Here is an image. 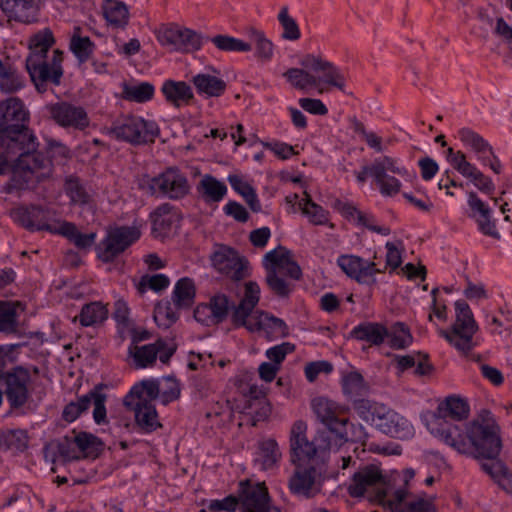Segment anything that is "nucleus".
Wrapping results in <instances>:
<instances>
[{"mask_svg":"<svg viewBox=\"0 0 512 512\" xmlns=\"http://www.w3.org/2000/svg\"><path fill=\"white\" fill-rule=\"evenodd\" d=\"M469 415V405L456 396L439 403L431 433L457 452L472 457H493L500 453L502 441L500 427L489 411H483L468 425L462 423Z\"/></svg>","mask_w":512,"mask_h":512,"instance_id":"f257e3e1","label":"nucleus"},{"mask_svg":"<svg viewBox=\"0 0 512 512\" xmlns=\"http://www.w3.org/2000/svg\"><path fill=\"white\" fill-rule=\"evenodd\" d=\"M54 43V35L48 28L29 39L30 53L26 59V68L39 92H45L49 84L58 86L63 77V52L55 49L51 56L48 55Z\"/></svg>","mask_w":512,"mask_h":512,"instance_id":"f03ea898","label":"nucleus"},{"mask_svg":"<svg viewBox=\"0 0 512 512\" xmlns=\"http://www.w3.org/2000/svg\"><path fill=\"white\" fill-rule=\"evenodd\" d=\"M300 65L302 68H290L283 74L294 88L307 91L326 84L344 90L345 76L332 62L307 54L300 60Z\"/></svg>","mask_w":512,"mask_h":512,"instance_id":"7ed1b4c3","label":"nucleus"},{"mask_svg":"<svg viewBox=\"0 0 512 512\" xmlns=\"http://www.w3.org/2000/svg\"><path fill=\"white\" fill-rule=\"evenodd\" d=\"M311 408L316 418L326 427L321 432H331L329 438L335 446H342L349 439L364 440L366 433L362 425L355 426L349 422L348 408L329 398L319 396L311 401Z\"/></svg>","mask_w":512,"mask_h":512,"instance_id":"20e7f679","label":"nucleus"},{"mask_svg":"<svg viewBox=\"0 0 512 512\" xmlns=\"http://www.w3.org/2000/svg\"><path fill=\"white\" fill-rule=\"evenodd\" d=\"M30 113L18 97H9L0 102V148L25 141L33 147V131L28 127Z\"/></svg>","mask_w":512,"mask_h":512,"instance_id":"39448f33","label":"nucleus"},{"mask_svg":"<svg viewBox=\"0 0 512 512\" xmlns=\"http://www.w3.org/2000/svg\"><path fill=\"white\" fill-rule=\"evenodd\" d=\"M307 423L297 420L290 430V453L294 464L323 463L327 454L340 446H335L329 438L331 432H318L312 441L307 438Z\"/></svg>","mask_w":512,"mask_h":512,"instance_id":"423d86ee","label":"nucleus"},{"mask_svg":"<svg viewBox=\"0 0 512 512\" xmlns=\"http://www.w3.org/2000/svg\"><path fill=\"white\" fill-rule=\"evenodd\" d=\"M356 413L381 433L397 439H409L414 427L404 416L390 407L374 401H358Z\"/></svg>","mask_w":512,"mask_h":512,"instance_id":"0eeeda50","label":"nucleus"},{"mask_svg":"<svg viewBox=\"0 0 512 512\" xmlns=\"http://www.w3.org/2000/svg\"><path fill=\"white\" fill-rule=\"evenodd\" d=\"M37 137L33 134V147L28 146L25 141H18L13 146L2 149L7 156L17 157L15 163L14 176L19 173L24 174L25 182L35 179L42 181L52 175L53 165L51 160L42 153L37 152Z\"/></svg>","mask_w":512,"mask_h":512,"instance_id":"6e6552de","label":"nucleus"},{"mask_svg":"<svg viewBox=\"0 0 512 512\" xmlns=\"http://www.w3.org/2000/svg\"><path fill=\"white\" fill-rule=\"evenodd\" d=\"M393 491L376 465H366L360 468L354 473L348 486V493L351 497L367 496L369 500L377 501L384 507H387Z\"/></svg>","mask_w":512,"mask_h":512,"instance_id":"1a4fd4ad","label":"nucleus"},{"mask_svg":"<svg viewBox=\"0 0 512 512\" xmlns=\"http://www.w3.org/2000/svg\"><path fill=\"white\" fill-rule=\"evenodd\" d=\"M454 305L455 320L450 329L439 330V335L456 350L467 354L477 345L474 335L478 331V325L470 306L464 300H457Z\"/></svg>","mask_w":512,"mask_h":512,"instance_id":"9d476101","label":"nucleus"},{"mask_svg":"<svg viewBox=\"0 0 512 512\" xmlns=\"http://www.w3.org/2000/svg\"><path fill=\"white\" fill-rule=\"evenodd\" d=\"M139 187L151 196H162L171 200L184 198L190 191L187 177L176 167L167 168L157 176H143Z\"/></svg>","mask_w":512,"mask_h":512,"instance_id":"9b49d317","label":"nucleus"},{"mask_svg":"<svg viewBox=\"0 0 512 512\" xmlns=\"http://www.w3.org/2000/svg\"><path fill=\"white\" fill-rule=\"evenodd\" d=\"M110 134L117 140L139 145L154 142L159 134V128L154 121L130 115L115 122Z\"/></svg>","mask_w":512,"mask_h":512,"instance_id":"f8f14e48","label":"nucleus"},{"mask_svg":"<svg viewBox=\"0 0 512 512\" xmlns=\"http://www.w3.org/2000/svg\"><path fill=\"white\" fill-rule=\"evenodd\" d=\"M140 236L141 231L135 226L111 227L96 247L97 257L104 263L112 262Z\"/></svg>","mask_w":512,"mask_h":512,"instance_id":"ddd939ff","label":"nucleus"},{"mask_svg":"<svg viewBox=\"0 0 512 512\" xmlns=\"http://www.w3.org/2000/svg\"><path fill=\"white\" fill-rule=\"evenodd\" d=\"M156 38L169 51L189 53L202 46L200 34L174 23L161 25L156 30Z\"/></svg>","mask_w":512,"mask_h":512,"instance_id":"4468645a","label":"nucleus"},{"mask_svg":"<svg viewBox=\"0 0 512 512\" xmlns=\"http://www.w3.org/2000/svg\"><path fill=\"white\" fill-rule=\"evenodd\" d=\"M54 216L53 210L37 205L18 207L12 212L14 221L30 231L57 234L61 222L56 221Z\"/></svg>","mask_w":512,"mask_h":512,"instance_id":"2eb2a0df","label":"nucleus"},{"mask_svg":"<svg viewBox=\"0 0 512 512\" xmlns=\"http://www.w3.org/2000/svg\"><path fill=\"white\" fill-rule=\"evenodd\" d=\"M374 180L380 193L383 196H395L401 190V182L394 176L387 173H393L399 176H406L407 169L400 166L398 160L390 156H382L373 161Z\"/></svg>","mask_w":512,"mask_h":512,"instance_id":"dca6fc26","label":"nucleus"},{"mask_svg":"<svg viewBox=\"0 0 512 512\" xmlns=\"http://www.w3.org/2000/svg\"><path fill=\"white\" fill-rule=\"evenodd\" d=\"M49 117L60 127L84 131L90 125L86 109L68 101H59L46 106Z\"/></svg>","mask_w":512,"mask_h":512,"instance_id":"f3484780","label":"nucleus"},{"mask_svg":"<svg viewBox=\"0 0 512 512\" xmlns=\"http://www.w3.org/2000/svg\"><path fill=\"white\" fill-rule=\"evenodd\" d=\"M447 160L462 176L470 179L478 190L488 195L493 194L495 185L492 179L484 175L474 164L467 161L466 155L462 151L455 152L453 148H448Z\"/></svg>","mask_w":512,"mask_h":512,"instance_id":"a211bd4d","label":"nucleus"},{"mask_svg":"<svg viewBox=\"0 0 512 512\" xmlns=\"http://www.w3.org/2000/svg\"><path fill=\"white\" fill-rule=\"evenodd\" d=\"M238 500L246 512H280L277 507L270 505L265 483L253 484L248 480L240 482Z\"/></svg>","mask_w":512,"mask_h":512,"instance_id":"6ab92c4d","label":"nucleus"},{"mask_svg":"<svg viewBox=\"0 0 512 512\" xmlns=\"http://www.w3.org/2000/svg\"><path fill=\"white\" fill-rule=\"evenodd\" d=\"M337 265L350 278L359 284L375 285L377 273H384V270L377 267L375 262H370L355 255H341L337 259Z\"/></svg>","mask_w":512,"mask_h":512,"instance_id":"aec40b11","label":"nucleus"},{"mask_svg":"<svg viewBox=\"0 0 512 512\" xmlns=\"http://www.w3.org/2000/svg\"><path fill=\"white\" fill-rule=\"evenodd\" d=\"M211 260L217 271L233 280H241L247 274V260L230 247L220 246L213 253Z\"/></svg>","mask_w":512,"mask_h":512,"instance_id":"412c9836","label":"nucleus"},{"mask_svg":"<svg viewBox=\"0 0 512 512\" xmlns=\"http://www.w3.org/2000/svg\"><path fill=\"white\" fill-rule=\"evenodd\" d=\"M265 272H276L293 280H299L302 276L300 266L293 260L290 250L283 246L267 252L262 260Z\"/></svg>","mask_w":512,"mask_h":512,"instance_id":"4be33fe9","label":"nucleus"},{"mask_svg":"<svg viewBox=\"0 0 512 512\" xmlns=\"http://www.w3.org/2000/svg\"><path fill=\"white\" fill-rule=\"evenodd\" d=\"M296 469L289 480V488L295 495L312 497L320 491L321 473L315 465L305 467L303 464H295Z\"/></svg>","mask_w":512,"mask_h":512,"instance_id":"5701e85b","label":"nucleus"},{"mask_svg":"<svg viewBox=\"0 0 512 512\" xmlns=\"http://www.w3.org/2000/svg\"><path fill=\"white\" fill-rule=\"evenodd\" d=\"M391 512H435L431 498L412 496L405 487L395 489L388 500Z\"/></svg>","mask_w":512,"mask_h":512,"instance_id":"b1692460","label":"nucleus"},{"mask_svg":"<svg viewBox=\"0 0 512 512\" xmlns=\"http://www.w3.org/2000/svg\"><path fill=\"white\" fill-rule=\"evenodd\" d=\"M159 380L146 379L132 386L123 399V404L128 410L155 405L159 397Z\"/></svg>","mask_w":512,"mask_h":512,"instance_id":"393cba45","label":"nucleus"},{"mask_svg":"<svg viewBox=\"0 0 512 512\" xmlns=\"http://www.w3.org/2000/svg\"><path fill=\"white\" fill-rule=\"evenodd\" d=\"M30 382L29 372L22 368L16 367L8 372L5 377L6 397L13 408L23 406L29 396L28 384Z\"/></svg>","mask_w":512,"mask_h":512,"instance_id":"a878e982","label":"nucleus"},{"mask_svg":"<svg viewBox=\"0 0 512 512\" xmlns=\"http://www.w3.org/2000/svg\"><path fill=\"white\" fill-rule=\"evenodd\" d=\"M467 203L471 210L470 217L476 221L479 231L486 236L499 239L500 234L495 221L491 218L492 211L489 206L473 191L468 193Z\"/></svg>","mask_w":512,"mask_h":512,"instance_id":"bb28decb","label":"nucleus"},{"mask_svg":"<svg viewBox=\"0 0 512 512\" xmlns=\"http://www.w3.org/2000/svg\"><path fill=\"white\" fill-rule=\"evenodd\" d=\"M3 13L12 20L29 24L38 16L37 0H0Z\"/></svg>","mask_w":512,"mask_h":512,"instance_id":"cd10ccee","label":"nucleus"},{"mask_svg":"<svg viewBox=\"0 0 512 512\" xmlns=\"http://www.w3.org/2000/svg\"><path fill=\"white\" fill-rule=\"evenodd\" d=\"M161 92L166 102L175 108L188 106L195 99L191 86L185 81L165 80Z\"/></svg>","mask_w":512,"mask_h":512,"instance_id":"c85d7f7f","label":"nucleus"},{"mask_svg":"<svg viewBox=\"0 0 512 512\" xmlns=\"http://www.w3.org/2000/svg\"><path fill=\"white\" fill-rule=\"evenodd\" d=\"M341 388L343 394L352 401L355 411L358 401H369L363 398L369 391V385L359 371L353 370L343 374Z\"/></svg>","mask_w":512,"mask_h":512,"instance_id":"c756f323","label":"nucleus"},{"mask_svg":"<svg viewBox=\"0 0 512 512\" xmlns=\"http://www.w3.org/2000/svg\"><path fill=\"white\" fill-rule=\"evenodd\" d=\"M165 347V340L158 339L155 343L142 346L131 345L128 349L129 356L133 360V365L137 369L153 366L156 362L158 353Z\"/></svg>","mask_w":512,"mask_h":512,"instance_id":"7c9ffc66","label":"nucleus"},{"mask_svg":"<svg viewBox=\"0 0 512 512\" xmlns=\"http://www.w3.org/2000/svg\"><path fill=\"white\" fill-rule=\"evenodd\" d=\"M350 336L358 341H364L371 346H380L388 337V329L381 323L364 322L355 326Z\"/></svg>","mask_w":512,"mask_h":512,"instance_id":"2f4dec72","label":"nucleus"},{"mask_svg":"<svg viewBox=\"0 0 512 512\" xmlns=\"http://www.w3.org/2000/svg\"><path fill=\"white\" fill-rule=\"evenodd\" d=\"M192 83L197 93L206 98L221 97L227 89V83L222 78L209 73H199L193 76Z\"/></svg>","mask_w":512,"mask_h":512,"instance_id":"473e14b6","label":"nucleus"},{"mask_svg":"<svg viewBox=\"0 0 512 512\" xmlns=\"http://www.w3.org/2000/svg\"><path fill=\"white\" fill-rule=\"evenodd\" d=\"M458 138L465 147L470 148L478 156L482 164H487V154H493L492 146L480 134L464 127L458 131Z\"/></svg>","mask_w":512,"mask_h":512,"instance_id":"72a5a7b5","label":"nucleus"},{"mask_svg":"<svg viewBox=\"0 0 512 512\" xmlns=\"http://www.w3.org/2000/svg\"><path fill=\"white\" fill-rule=\"evenodd\" d=\"M64 192L70 199V204L85 206L92 200V195L86 188L83 181L74 175L66 177L64 182Z\"/></svg>","mask_w":512,"mask_h":512,"instance_id":"f704fd0d","label":"nucleus"},{"mask_svg":"<svg viewBox=\"0 0 512 512\" xmlns=\"http://www.w3.org/2000/svg\"><path fill=\"white\" fill-rule=\"evenodd\" d=\"M178 220V214L172 205L161 204L153 213V230L160 235H166Z\"/></svg>","mask_w":512,"mask_h":512,"instance_id":"c9c22d12","label":"nucleus"},{"mask_svg":"<svg viewBox=\"0 0 512 512\" xmlns=\"http://www.w3.org/2000/svg\"><path fill=\"white\" fill-rule=\"evenodd\" d=\"M298 207L313 225H326L329 221V212L315 203L307 192H304V197L298 202Z\"/></svg>","mask_w":512,"mask_h":512,"instance_id":"e433bc0d","label":"nucleus"},{"mask_svg":"<svg viewBox=\"0 0 512 512\" xmlns=\"http://www.w3.org/2000/svg\"><path fill=\"white\" fill-rule=\"evenodd\" d=\"M198 189L208 202H220L227 193L226 185L212 175H204L199 182Z\"/></svg>","mask_w":512,"mask_h":512,"instance_id":"4c0bfd02","label":"nucleus"},{"mask_svg":"<svg viewBox=\"0 0 512 512\" xmlns=\"http://www.w3.org/2000/svg\"><path fill=\"white\" fill-rule=\"evenodd\" d=\"M108 317V309L101 302H91L85 304L79 316V322L84 327L94 326L102 323Z\"/></svg>","mask_w":512,"mask_h":512,"instance_id":"58836bf2","label":"nucleus"},{"mask_svg":"<svg viewBox=\"0 0 512 512\" xmlns=\"http://www.w3.org/2000/svg\"><path fill=\"white\" fill-rule=\"evenodd\" d=\"M57 234L66 237L80 249L92 246L96 238L95 233L83 234L79 232L75 224L66 221L61 222Z\"/></svg>","mask_w":512,"mask_h":512,"instance_id":"ea45409f","label":"nucleus"},{"mask_svg":"<svg viewBox=\"0 0 512 512\" xmlns=\"http://www.w3.org/2000/svg\"><path fill=\"white\" fill-rule=\"evenodd\" d=\"M70 50L80 63H85L94 52L95 44L88 36L80 35V28L76 27L69 43Z\"/></svg>","mask_w":512,"mask_h":512,"instance_id":"a19ab883","label":"nucleus"},{"mask_svg":"<svg viewBox=\"0 0 512 512\" xmlns=\"http://www.w3.org/2000/svg\"><path fill=\"white\" fill-rule=\"evenodd\" d=\"M256 327V331H265L269 338H278L287 335V326L285 322L268 313H260L256 319Z\"/></svg>","mask_w":512,"mask_h":512,"instance_id":"79ce46f5","label":"nucleus"},{"mask_svg":"<svg viewBox=\"0 0 512 512\" xmlns=\"http://www.w3.org/2000/svg\"><path fill=\"white\" fill-rule=\"evenodd\" d=\"M103 14L107 22L114 27L125 26L129 19L126 5L117 0H107L103 6Z\"/></svg>","mask_w":512,"mask_h":512,"instance_id":"37998d69","label":"nucleus"},{"mask_svg":"<svg viewBox=\"0 0 512 512\" xmlns=\"http://www.w3.org/2000/svg\"><path fill=\"white\" fill-rule=\"evenodd\" d=\"M131 411L134 413L136 424L146 433H151L162 426L155 405L136 408Z\"/></svg>","mask_w":512,"mask_h":512,"instance_id":"c03bdc74","label":"nucleus"},{"mask_svg":"<svg viewBox=\"0 0 512 512\" xmlns=\"http://www.w3.org/2000/svg\"><path fill=\"white\" fill-rule=\"evenodd\" d=\"M499 453L493 457L479 456V458L487 459V462L481 463V469L487 473L499 485H505L510 482V472L503 462L497 459ZM478 459V457H476Z\"/></svg>","mask_w":512,"mask_h":512,"instance_id":"a18cd8bd","label":"nucleus"},{"mask_svg":"<svg viewBox=\"0 0 512 512\" xmlns=\"http://www.w3.org/2000/svg\"><path fill=\"white\" fill-rule=\"evenodd\" d=\"M88 399L90 406H94L93 419L95 423L98 425L107 424V412L105 407L107 395L103 392L102 386L98 385L90 390L88 392Z\"/></svg>","mask_w":512,"mask_h":512,"instance_id":"49530a36","label":"nucleus"},{"mask_svg":"<svg viewBox=\"0 0 512 512\" xmlns=\"http://www.w3.org/2000/svg\"><path fill=\"white\" fill-rule=\"evenodd\" d=\"M195 297L194 282L184 277L177 281L173 291V301L179 307L190 306Z\"/></svg>","mask_w":512,"mask_h":512,"instance_id":"de8ad7c7","label":"nucleus"},{"mask_svg":"<svg viewBox=\"0 0 512 512\" xmlns=\"http://www.w3.org/2000/svg\"><path fill=\"white\" fill-rule=\"evenodd\" d=\"M389 346L400 350L407 348L413 341L409 328L402 322L393 324L388 330Z\"/></svg>","mask_w":512,"mask_h":512,"instance_id":"09e8293b","label":"nucleus"},{"mask_svg":"<svg viewBox=\"0 0 512 512\" xmlns=\"http://www.w3.org/2000/svg\"><path fill=\"white\" fill-rule=\"evenodd\" d=\"M22 87V77L14 68L0 60V89L6 93H13Z\"/></svg>","mask_w":512,"mask_h":512,"instance_id":"8fccbe9b","label":"nucleus"},{"mask_svg":"<svg viewBox=\"0 0 512 512\" xmlns=\"http://www.w3.org/2000/svg\"><path fill=\"white\" fill-rule=\"evenodd\" d=\"M281 453L274 439H267L259 444V457L263 469L272 468L280 459Z\"/></svg>","mask_w":512,"mask_h":512,"instance_id":"3c124183","label":"nucleus"},{"mask_svg":"<svg viewBox=\"0 0 512 512\" xmlns=\"http://www.w3.org/2000/svg\"><path fill=\"white\" fill-rule=\"evenodd\" d=\"M211 42L221 51L225 52H248L252 45L229 35H216Z\"/></svg>","mask_w":512,"mask_h":512,"instance_id":"603ef678","label":"nucleus"},{"mask_svg":"<svg viewBox=\"0 0 512 512\" xmlns=\"http://www.w3.org/2000/svg\"><path fill=\"white\" fill-rule=\"evenodd\" d=\"M251 42L256 49V56L264 61H269L273 57V43L266 38L264 32L251 29L249 32Z\"/></svg>","mask_w":512,"mask_h":512,"instance_id":"864d4df0","label":"nucleus"},{"mask_svg":"<svg viewBox=\"0 0 512 512\" xmlns=\"http://www.w3.org/2000/svg\"><path fill=\"white\" fill-rule=\"evenodd\" d=\"M265 282L268 288L280 298H288L293 291L294 285L284 279L276 272H265Z\"/></svg>","mask_w":512,"mask_h":512,"instance_id":"5fc2aeb1","label":"nucleus"},{"mask_svg":"<svg viewBox=\"0 0 512 512\" xmlns=\"http://www.w3.org/2000/svg\"><path fill=\"white\" fill-rule=\"evenodd\" d=\"M90 407L88 399V393L78 397L76 401H71L62 411V419L68 423H72L77 420L84 412Z\"/></svg>","mask_w":512,"mask_h":512,"instance_id":"6e6d98bb","label":"nucleus"},{"mask_svg":"<svg viewBox=\"0 0 512 512\" xmlns=\"http://www.w3.org/2000/svg\"><path fill=\"white\" fill-rule=\"evenodd\" d=\"M17 330V312L13 304L0 302V332L14 333Z\"/></svg>","mask_w":512,"mask_h":512,"instance_id":"4d7b16f0","label":"nucleus"},{"mask_svg":"<svg viewBox=\"0 0 512 512\" xmlns=\"http://www.w3.org/2000/svg\"><path fill=\"white\" fill-rule=\"evenodd\" d=\"M154 86L148 82H142L138 85L127 86L124 89L125 98L130 101L144 103L153 98Z\"/></svg>","mask_w":512,"mask_h":512,"instance_id":"13d9d810","label":"nucleus"},{"mask_svg":"<svg viewBox=\"0 0 512 512\" xmlns=\"http://www.w3.org/2000/svg\"><path fill=\"white\" fill-rule=\"evenodd\" d=\"M278 21L283 28L282 37L286 40L296 41L300 38L301 33L296 21L289 15L288 7L281 8L278 14Z\"/></svg>","mask_w":512,"mask_h":512,"instance_id":"bf43d9fd","label":"nucleus"},{"mask_svg":"<svg viewBox=\"0 0 512 512\" xmlns=\"http://www.w3.org/2000/svg\"><path fill=\"white\" fill-rule=\"evenodd\" d=\"M232 308V322L236 327H245L251 332H255L257 330L256 320H253L250 317L253 309L248 308L241 302L237 306L234 305Z\"/></svg>","mask_w":512,"mask_h":512,"instance_id":"052dcab7","label":"nucleus"},{"mask_svg":"<svg viewBox=\"0 0 512 512\" xmlns=\"http://www.w3.org/2000/svg\"><path fill=\"white\" fill-rule=\"evenodd\" d=\"M169 284L170 280L165 274L144 275L137 285V290L140 294H144L147 289L159 292L166 289Z\"/></svg>","mask_w":512,"mask_h":512,"instance_id":"680f3d73","label":"nucleus"},{"mask_svg":"<svg viewBox=\"0 0 512 512\" xmlns=\"http://www.w3.org/2000/svg\"><path fill=\"white\" fill-rule=\"evenodd\" d=\"M159 399L163 405H167L180 396V386L176 379L173 377H166L163 383L159 382Z\"/></svg>","mask_w":512,"mask_h":512,"instance_id":"e2e57ef3","label":"nucleus"},{"mask_svg":"<svg viewBox=\"0 0 512 512\" xmlns=\"http://www.w3.org/2000/svg\"><path fill=\"white\" fill-rule=\"evenodd\" d=\"M209 305L218 324L227 318L229 310L234 307V303L224 294H217L212 297Z\"/></svg>","mask_w":512,"mask_h":512,"instance_id":"0e129e2a","label":"nucleus"},{"mask_svg":"<svg viewBox=\"0 0 512 512\" xmlns=\"http://www.w3.org/2000/svg\"><path fill=\"white\" fill-rule=\"evenodd\" d=\"M295 351V345L290 342H283L269 348L265 355L275 365L280 367L281 363L285 360L288 354Z\"/></svg>","mask_w":512,"mask_h":512,"instance_id":"69168bd1","label":"nucleus"},{"mask_svg":"<svg viewBox=\"0 0 512 512\" xmlns=\"http://www.w3.org/2000/svg\"><path fill=\"white\" fill-rule=\"evenodd\" d=\"M358 225H361L368 230L387 236L391 233V229L387 226H379L376 223V219L372 214L364 213L360 211L356 217Z\"/></svg>","mask_w":512,"mask_h":512,"instance_id":"338daca9","label":"nucleus"},{"mask_svg":"<svg viewBox=\"0 0 512 512\" xmlns=\"http://www.w3.org/2000/svg\"><path fill=\"white\" fill-rule=\"evenodd\" d=\"M333 370V365L328 361L310 362L305 366V376L309 382H314L319 374H329Z\"/></svg>","mask_w":512,"mask_h":512,"instance_id":"774afa93","label":"nucleus"}]
</instances>
